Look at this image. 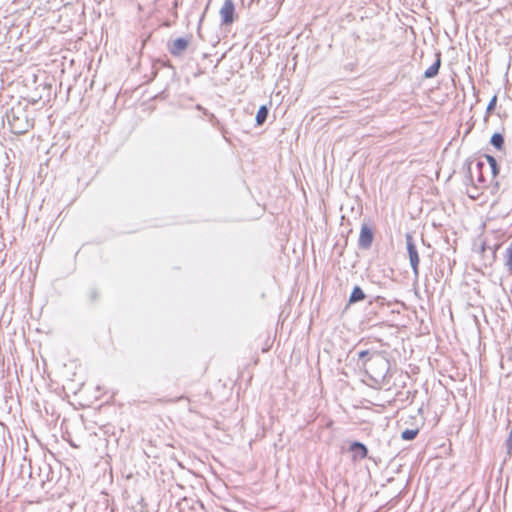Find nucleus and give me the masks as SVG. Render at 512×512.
Here are the masks:
<instances>
[{"instance_id": "1", "label": "nucleus", "mask_w": 512, "mask_h": 512, "mask_svg": "<svg viewBox=\"0 0 512 512\" xmlns=\"http://www.w3.org/2000/svg\"><path fill=\"white\" fill-rule=\"evenodd\" d=\"M364 369L369 378L376 385H383L390 370L389 360L378 351H373L368 362H364Z\"/></svg>"}, {"instance_id": "2", "label": "nucleus", "mask_w": 512, "mask_h": 512, "mask_svg": "<svg viewBox=\"0 0 512 512\" xmlns=\"http://www.w3.org/2000/svg\"><path fill=\"white\" fill-rule=\"evenodd\" d=\"M7 120L12 132L18 135L26 133L32 127L27 117L17 115L14 109L7 113Z\"/></svg>"}, {"instance_id": "3", "label": "nucleus", "mask_w": 512, "mask_h": 512, "mask_svg": "<svg viewBox=\"0 0 512 512\" xmlns=\"http://www.w3.org/2000/svg\"><path fill=\"white\" fill-rule=\"evenodd\" d=\"M406 248L409 256L410 266L412 268L415 278L419 277V254L417 247L414 243L413 236L410 233L405 235Z\"/></svg>"}, {"instance_id": "4", "label": "nucleus", "mask_w": 512, "mask_h": 512, "mask_svg": "<svg viewBox=\"0 0 512 512\" xmlns=\"http://www.w3.org/2000/svg\"><path fill=\"white\" fill-rule=\"evenodd\" d=\"M235 5L232 0H225L220 9L221 24L230 26L236 20Z\"/></svg>"}, {"instance_id": "5", "label": "nucleus", "mask_w": 512, "mask_h": 512, "mask_svg": "<svg viewBox=\"0 0 512 512\" xmlns=\"http://www.w3.org/2000/svg\"><path fill=\"white\" fill-rule=\"evenodd\" d=\"M373 239V229L369 225L363 224L361 226L360 235L358 239V247L363 250L369 249L372 246Z\"/></svg>"}, {"instance_id": "6", "label": "nucleus", "mask_w": 512, "mask_h": 512, "mask_svg": "<svg viewBox=\"0 0 512 512\" xmlns=\"http://www.w3.org/2000/svg\"><path fill=\"white\" fill-rule=\"evenodd\" d=\"M189 46V39L179 37L175 40L168 41L167 48L172 56L179 57Z\"/></svg>"}, {"instance_id": "7", "label": "nucleus", "mask_w": 512, "mask_h": 512, "mask_svg": "<svg viewBox=\"0 0 512 512\" xmlns=\"http://www.w3.org/2000/svg\"><path fill=\"white\" fill-rule=\"evenodd\" d=\"M349 451L354 453V457L365 459L368 456V449L366 445L359 441H353L349 446Z\"/></svg>"}, {"instance_id": "8", "label": "nucleus", "mask_w": 512, "mask_h": 512, "mask_svg": "<svg viewBox=\"0 0 512 512\" xmlns=\"http://www.w3.org/2000/svg\"><path fill=\"white\" fill-rule=\"evenodd\" d=\"M435 56H436V60L434 61V63L429 68H427L424 72V78H426V79L433 78V77L437 76L439 73V69L441 66V53L437 52L435 54Z\"/></svg>"}, {"instance_id": "9", "label": "nucleus", "mask_w": 512, "mask_h": 512, "mask_svg": "<svg viewBox=\"0 0 512 512\" xmlns=\"http://www.w3.org/2000/svg\"><path fill=\"white\" fill-rule=\"evenodd\" d=\"M366 298V294L362 290V288L358 285H355L349 296V304H354L360 301H363Z\"/></svg>"}, {"instance_id": "10", "label": "nucleus", "mask_w": 512, "mask_h": 512, "mask_svg": "<svg viewBox=\"0 0 512 512\" xmlns=\"http://www.w3.org/2000/svg\"><path fill=\"white\" fill-rule=\"evenodd\" d=\"M490 144L497 150H503L505 145L504 136L501 133H494L490 138Z\"/></svg>"}, {"instance_id": "11", "label": "nucleus", "mask_w": 512, "mask_h": 512, "mask_svg": "<svg viewBox=\"0 0 512 512\" xmlns=\"http://www.w3.org/2000/svg\"><path fill=\"white\" fill-rule=\"evenodd\" d=\"M269 114V108L266 105H262L259 107L257 114H256V124L258 126L263 125L265 121L267 120Z\"/></svg>"}, {"instance_id": "12", "label": "nucleus", "mask_w": 512, "mask_h": 512, "mask_svg": "<svg viewBox=\"0 0 512 512\" xmlns=\"http://www.w3.org/2000/svg\"><path fill=\"white\" fill-rule=\"evenodd\" d=\"M485 158H486L487 163L490 166L492 176H493V178H495L500 172V167L497 163V160L494 156L489 155V154H485Z\"/></svg>"}, {"instance_id": "13", "label": "nucleus", "mask_w": 512, "mask_h": 512, "mask_svg": "<svg viewBox=\"0 0 512 512\" xmlns=\"http://www.w3.org/2000/svg\"><path fill=\"white\" fill-rule=\"evenodd\" d=\"M418 433H419L418 429H405L401 433V438H402V440H405V441H411L417 437Z\"/></svg>"}, {"instance_id": "14", "label": "nucleus", "mask_w": 512, "mask_h": 512, "mask_svg": "<svg viewBox=\"0 0 512 512\" xmlns=\"http://www.w3.org/2000/svg\"><path fill=\"white\" fill-rule=\"evenodd\" d=\"M485 167V163L481 160H479L476 163V170H477V182L481 185L485 184V179L483 176V168Z\"/></svg>"}, {"instance_id": "15", "label": "nucleus", "mask_w": 512, "mask_h": 512, "mask_svg": "<svg viewBox=\"0 0 512 512\" xmlns=\"http://www.w3.org/2000/svg\"><path fill=\"white\" fill-rule=\"evenodd\" d=\"M505 265L507 267V270L512 274V242L509 244V246L506 249V261Z\"/></svg>"}, {"instance_id": "16", "label": "nucleus", "mask_w": 512, "mask_h": 512, "mask_svg": "<svg viewBox=\"0 0 512 512\" xmlns=\"http://www.w3.org/2000/svg\"><path fill=\"white\" fill-rule=\"evenodd\" d=\"M372 354V352H370L369 350H360L357 355H358V361L361 363L360 366L364 368V362H368V358L370 357V355Z\"/></svg>"}, {"instance_id": "17", "label": "nucleus", "mask_w": 512, "mask_h": 512, "mask_svg": "<svg viewBox=\"0 0 512 512\" xmlns=\"http://www.w3.org/2000/svg\"><path fill=\"white\" fill-rule=\"evenodd\" d=\"M496 104H497V95H494L491 100L489 101L487 107H486V114L489 115L491 114L495 107H496Z\"/></svg>"}, {"instance_id": "18", "label": "nucleus", "mask_w": 512, "mask_h": 512, "mask_svg": "<svg viewBox=\"0 0 512 512\" xmlns=\"http://www.w3.org/2000/svg\"><path fill=\"white\" fill-rule=\"evenodd\" d=\"M207 116L209 117V122L212 125L216 126V125L219 124V120L217 119V117L213 113L209 112V114Z\"/></svg>"}, {"instance_id": "19", "label": "nucleus", "mask_w": 512, "mask_h": 512, "mask_svg": "<svg viewBox=\"0 0 512 512\" xmlns=\"http://www.w3.org/2000/svg\"><path fill=\"white\" fill-rule=\"evenodd\" d=\"M195 109L200 111V112H202L206 116L209 114V111L206 108H204L202 105H200V104H197L195 106Z\"/></svg>"}, {"instance_id": "20", "label": "nucleus", "mask_w": 512, "mask_h": 512, "mask_svg": "<svg viewBox=\"0 0 512 512\" xmlns=\"http://www.w3.org/2000/svg\"><path fill=\"white\" fill-rule=\"evenodd\" d=\"M30 468V463L26 464V458L22 459V463L20 464V473L22 474L24 472L25 468Z\"/></svg>"}, {"instance_id": "21", "label": "nucleus", "mask_w": 512, "mask_h": 512, "mask_svg": "<svg viewBox=\"0 0 512 512\" xmlns=\"http://www.w3.org/2000/svg\"><path fill=\"white\" fill-rule=\"evenodd\" d=\"M467 179L474 185L473 175H472V171H471V163L468 164V176H467Z\"/></svg>"}, {"instance_id": "22", "label": "nucleus", "mask_w": 512, "mask_h": 512, "mask_svg": "<svg viewBox=\"0 0 512 512\" xmlns=\"http://www.w3.org/2000/svg\"><path fill=\"white\" fill-rule=\"evenodd\" d=\"M184 99H188L189 101H193V97H186V96H182V97H181V99H180V101H179V106H180L181 108H187V106H185V105L182 103V101H183Z\"/></svg>"}, {"instance_id": "23", "label": "nucleus", "mask_w": 512, "mask_h": 512, "mask_svg": "<svg viewBox=\"0 0 512 512\" xmlns=\"http://www.w3.org/2000/svg\"><path fill=\"white\" fill-rule=\"evenodd\" d=\"M97 296H98V295H97V291H96L95 289H92V290L90 291V298H91V300H93V301H94V300H96V299H97Z\"/></svg>"}, {"instance_id": "24", "label": "nucleus", "mask_w": 512, "mask_h": 512, "mask_svg": "<svg viewBox=\"0 0 512 512\" xmlns=\"http://www.w3.org/2000/svg\"><path fill=\"white\" fill-rule=\"evenodd\" d=\"M45 468L50 471V466L49 465H45Z\"/></svg>"}]
</instances>
